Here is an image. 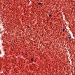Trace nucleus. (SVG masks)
<instances>
[{
	"instance_id": "1",
	"label": "nucleus",
	"mask_w": 75,
	"mask_h": 75,
	"mask_svg": "<svg viewBox=\"0 0 75 75\" xmlns=\"http://www.w3.org/2000/svg\"><path fill=\"white\" fill-rule=\"evenodd\" d=\"M69 38V39H70L71 38V36H69L68 38Z\"/></svg>"
},
{
	"instance_id": "2",
	"label": "nucleus",
	"mask_w": 75,
	"mask_h": 75,
	"mask_svg": "<svg viewBox=\"0 0 75 75\" xmlns=\"http://www.w3.org/2000/svg\"><path fill=\"white\" fill-rule=\"evenodd\" d=\"M38 5H41V3H38Z\"/></svg>"
},
{
	"instance_id": "3",
	"label": "nucleus",
	"mask_w": 75,
	"mask_h": 75,
	"mask_svg": "<svg viewBox=\"0 0 75 75\" xmlns=\"http://www.w3.org/2000/svg\"><path fill=\"white\" fill-rule=\"evenodd\" d=\"M63 32H64V31H65V29L64 28L63 29Z\"/></svg>"
},
{
	"instance_id": "4",
	"label": "nucleus",
	"mask_w": 75,
	"mask_h": 75,
	"mask_svg": "<svg viewBox=\"0 0 75 75\" xmlns=\"http://www.w3.org/2000/svg\"><path fill=\"white\" fill-rule=\"evenodd\" d=\"M51 16H52L51 15V14H50L49 15V17H51Z\"/></svg>"
},
{
	"instance_id": "5",
	"label": "nucleus",
	"mask_w": 75,
	"mask_h": 75,
	"mask_svg": "<svg viewBox=\"0 0 75 75\" xmlns=\"http://www.w3.org/2000/svg\"><path fill=\"white\" fill-rule=\"evenodd\" d=\"M31 61H33V59L32 58L31 59Z\"/></svg>"
},
{
	"instance_id": "6",
	"label": "nucleus",
	"mask_w": 75,
	"mask_h": 75,
	"mask_svg": "<svg viewBox=\"0 0 75 75\" xmlns=\"http://www.w3.org/2000/svg\"><path fill=\"white\" fill-rule=\"evenodd\" d=\"M27 27L28 28H30V26H28Z\"/></svg>"
},
{
	"instance_id": "7",
	"label": "nucleus",
	"mask_w": 75,
	"mask_h": 75,
	"mask_svg": "<svg viewBox=\"0 0 75 75\" xmlns=\"http://www.w3.org/2000/svg\"><path fill=\"white\" fill-rule=\"evenodd\" d=\"M42 48H44V47H42Z\"/></svg>"
},
{
	"instance_id": "8",
	"label": "nucleus",
	"mask_w": 75,
	"mask_h": 75,
	"mask_svg": "<svg viewBox=\"0 0 75 75\" xmlns=\"http://www.w3.org/2000/svg\"><path fill=\"white\" fill-rule=\"evenodd\" d=\"M6 0V1H7L8 0Z\"/></svg>"
},
{
	"instance_id": "9",
	"label": "nucleus",
	"mask_w": 75,
	"mask_h": 75,
	"mask_svg": "<svg viewBox=\"0 0 75 75\" xmlns=\"http://www.w3.org/2000/svg\"><path fill=\"white\" fill-rule=\"evenodd\" d=\"M25 55H27V54H25Z\"/></svg>"
},
{
	"instance_id": "10",
	"label": "nucleus",
	"mask_w": 75,
	"mask_h": 75,
	"mask_svg": "<svg viewBox=\"0 0 75 75\" xmlns=\"http://www.w3.org/2000/svg\"><path fill=\"white\" fill-rule=\"evenodd\" d=\"M5 50H4V51H5Z\"/></svg>"
}]
</instances>
